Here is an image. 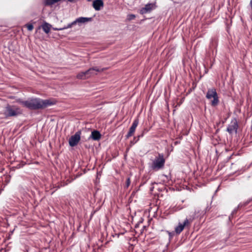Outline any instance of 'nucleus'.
Here are the masks:
<instances>
[{
    "label": "nucleus",
    "instance_id": "nucleus-1",
    "mask_svg": "<svg viewBox=\"0 0 252 252\" xmlns=\"http://www.w3.org/2000/svg\"><path fill=\"white\" fill-rule=\"evenodd\" d=\"M20 103L24 107L31 109L44 108L53 104L49 99L43 100L38 98H29L25 100H21Z\"/></svg>",
    "mask_w": 252,
    "mask_h": 252
},
{
    "label": "nucleus",
    "instance_id": "nucleus-2",
    "mask_svg": "<svg viewBox=\"0 0 252 252\" xmlns=\"http://www.w3.org/2000/svg\"><path fill=\"white\" fill-rule=\"evenodd\" d=\"M165 159L163 156L159 155L158 156L156 157L153 160L151 167L153 170L158 171L163 167Z\"/></svg>",
    "mask_w": 252,
    "mask_h": 252
},
{
    "label": "nucleus",
    "instance_id": "nucleus-3",
    "mask_svg": "<svg viewBox=\"0 0 252 252\" xmlns=\"http://www.w3.org/2000/svg\"><path fill=\"white\" fill-rule=\"evenodd\" d=\"M206 97L209 99L212 106H217L219 102V97L216 90L215 89H209L206 94Z\"/></svg>",
    "mask_w": 252,
    "mask_h": 252
},
{
    "label": "nucleus",
    "instance_id": "nucleus-4",
    "mask_svg": "<svg viewBox=\"0 0 252 252\" xmlns=\"http://www.w3.org/2000/svg\"><path fill=\"white\" fill-rule=\"evenodd\" d=\"M194 220V218H187L183 223L179 222L178 226L175 227V231L176 233L179 234L184 230L185 227L189 228L191 223Z\"/></svg>",
    "mask_w": 252,
    "mask_h": 252
},
{
    "label": "nucleus",
    "instance_id": "nucleus-5",
    "mask_svg": "<svg viewBox=\"0 0 252 252\" xmlns=\"http://www.w3.org/2000/svg\"><path fill=\"white\" fill-rule=\"evenodd\" d=\"M101 71V70L97 67L92 68L86 71L79 73L77 75V78L80 79H86L92 75L96 74V72H99Z\"/></svg>",
    "mask_w": 252,
    "mask_h": 252
},
{
    "label": "nucleus",
    "instance_id": "nucleus-6",
    "mask_svg": "<svg viewBox=\"0 0 252 252\" xmlns=\"http://www.w3.org/2000/svg\"><path fill=\"white\" fill-rule=\"evenodd\" d=\"M156 7L157 5L156 2L148 3L140 9V13L141 14L150 13L153 10L156 9Z\"/></svg>",
    "mask_w": 252,
    "mask_h": 252
},
{
    "label": "nucleus",
    "instance_id": "nucleus-7",
    "mask_svg": "<svg viewBox=\"0 0 252 252\" xmlns=\"http://www.w3.org/2000/svg\"><path fill=\"white\" fill-rule=\"evenodd\" d=\"M22 113L21 110L16 107H7L4 112L6 116H14Z\"/></svg>",
    "mask_w": 252,
    "mask_h": 252
},
{
    "label": "nucleus",
    "instance_id": "nucleus-8",
    "mask_svg": "<svg viewBox=\"0 0 252 252\" xmlns=\"http://www.w3.org/2000/svg\"><path fill=\"white\" fill-rule=\"evenodd\" d=\"M80 135L81 132L79 131L71 136L69 140V144L70 146L74 147L77 145L80 140Z\"/></svg>",
    "mask_w": 252,
    "mask_h": 252
},
{
    "label": "nucleus",
    "instance_id": "nucleus-9",
    "mask_svg": "<svg viewBox=\"0 0 252 252\" xmlns=\"http://www.w3.org/2000/svg\"><path fill=\"white\" fill-rule=\"evenodd\" d=\"M92 20V18H87V17H79L76 19L74 22L72 23V24H81L83 23H86L89 22H90Z\"/></svg>",
    "mask_w": 252,
    "mask_h": 252
},
{
    "label": "nucleus",
    "instance_id": "nucleus-10",
    "mask_svg": "<svg viewBox=\"0 0 252 252\" xmlns=\"http://www.w3.org/2000/svg\"><path fill=\"white\" fill-rule=\"evenodd\" d=\"M104 5L102 0H94L93 2V6L95 10L98 11L103 7Z\"/></svg>",
    "mask_w": 252,
    "mask_h": 252
},
{
    "label": "nucleus",
    "instance_id": "nucleus-11",
    "mask_svg": "<svg viewBox=\"0 0 252 252\" xmlns=\"http://www.w3.org/2000/svg\"><path fill=\"white\" fill-rule=\"evenodd\" d=\"M101 137V134L100 132L97 130H94L92 131L89 138H91L95 141H98L100 139Z\"/></svg>",
    "mask_w": 252,
    "mask_h": 252
},
{
    "label": "nucleus",
    "instance_id": "nucleus-12",
    "mask_svg": "<svg viewBox=\"0 0 252 252\" xmlns=\"http://www.w3.org/2000/svg\"><path fill=\"white\" fill-rule=\"evenodd\" d=\"M52 28V26L48 23H45L42 25V28L44 32L48 33Z\"/></svg>",
    "mask_w": 252,
    "mask_h": 252
},
{
    "label": "nucleus",
    "instance_id": "nucleus-13",
    "mask_svg": "<svg viewBox=\"0 0 252 252\" xmlns=\"http://www.w3.org/2000/svg\"><path fill=\"white\" fill-rule=\"evenodd\" d=\"M136 127H130L128 133L126 135V137L128 138L131 136L135 131Z\"/></svg>",
    "mask_w": 252,
    "mask_h": 252
},
{
    "label": "nucleus",
    "instance_id": "nucleus-14",
    "mask_svg": "<svg viewBox=\"0 0 252 252\" xmlns=\"http://www.w3.org/2000/svg\"><path fill=\"white\" fill-rule=\"evenodd\" d=\"M236 127H227L226 130L228 131L229 133H232L233 132L235 131L236 132L237 129L235 128Z\"/></svg>",
    "mask_w": 252,
    "mask_h": 252
},
{
    "label": "nucleus",
    "instance_id": "nucleus-15",
    "mask_svg": "<svg viewBox=\"0 0 252 252\" xmlns=\"http://www.w3.org/2000/svg\"><path fill=\"white\" fill-rule=\"evenodd\" d=\"M25 26L30 31H32L33 29V26L32 24L28 23L25 25Z\"/></svg>",
    "mask_w": 252,
    "mask_h": 252
},
{
    "label": "nucleus",
    "instance_id": "nucleus-16",
    "mask_svg": "<svg viewBox=\"0 0 252 252\" xmlns=\"http://www.w3.org/2000/svg\"><path fill=\"white\" fill-rule=\"evenodd\" d=\"M130 184V178H127L126 181V188H127Z\"/></svg>",
    "mask_w": 252,
    "mask_h": 252
},
{
    "label": "nucleus",
    "instance_id": "nucleus-17",
    "mask_svg": "<svg viewBox=\"0 0 252 252\" xmlns=\"http://www.w3.org/2000/svg\"><path fill=\"white\" fill-rule=\"evenodd\" d=\"M143 136V134L141 135H138V138L137 139L135 140V137L134 138V139L133 140V141H131V143L134 144H135V143H136L138 140H139V139L140 137H142Z\"/></svg>",
    "mask_w": 252,
    "mask_h": 252
},
{
    "label": "nucleus",
    "instance_id": "nucleus-18",
    "mask_svg": "<svg viewBox=\"0 0 252 252\" xmlns=\"http://www.w3.org/2000/svg\"><path fill=\"white\" fill-rule=\"evenodd\" d=\"M135 18V16L133 14H129L128 15V19L129 20H131L134 19Z\"/></svg>",
    "mask_w": 252,
    "mask_h": 252
},
{
    "label": "nucleus",
    "instance_id": "nucleus-19",
    "mask_svg": "<svg viewBox=\"0 0 252 252\" xmlns=\"http://www.w3.org/2000/svg\"><path fill=\"white\" fill-rule=\"evenodd\" d=\"M63 29H65V28H60V29H58V28H53V30H55V31H59V30H63Z\"/></svg>",
    "mask_w": 252,
    "mask_h": 252
},
{
    "label": "nucleus",
    "instance_id": "nucleus-20",
    "mask_svg": "<svg viewBox=\"0 0 252 252\" xmlns=\"http://www.w3.org/2000/svg\"><path fill=\"white\" fill-rule=\"evenodd\" d=\"M74 25V24H72V23H71V24L68 25L67 26V27H66V28H71L72 27V25ZM64 28L66 29V28Z\"/></svg>",
    "mask_w": 252,
    "mask_h": 252
},
{
    "label": "nucleus",
    "instance_id": "nucleus-21",
    "mask_svg": "<svg viewBox=\"0 0 252 252\" xmlns=\"http://www.w3.org/2000/svg\"><path fill=\"white\" fill-rule=\"evenodd\" d=\"M138 125V123L135 121L133 124V126H136L137 125Z\"/></svg>",
    "mask_w": 252,
    "mask_h": 252
},
{
    "label": "nucleus",
    "instance_id": "nucleus-22",
    "mask_svg": "<svg viewBox=\"0 0 252 252\" xmlns=\"http://www.w3.org/2000/svg\"><path fill=\"white\" fill-rule=\"evenodd\" d=\"M208 207H206L205 211H203V212H202V213H203V214L206 213V212L207 210H208Z\"/></svg>",
    "mask_w": 252,
    "mask_h": 252
},
{
    "label": "nucleus",
    "instance_id": "nucleus-23",
    "mask_svg": "<svg viewBox=\"0 0 252 252\" xmlns=\"http://www.w3.org/2000/svg\"><path fill=\"white\" fill-rule=\"evenodd\" d=\"M236 211H237V210H234L232 212V214H231V215H233L234 213H235L236 212Z\"/></svg>",
    "mask_w": 252,
    "mask_h": 252
}]
</instances>
